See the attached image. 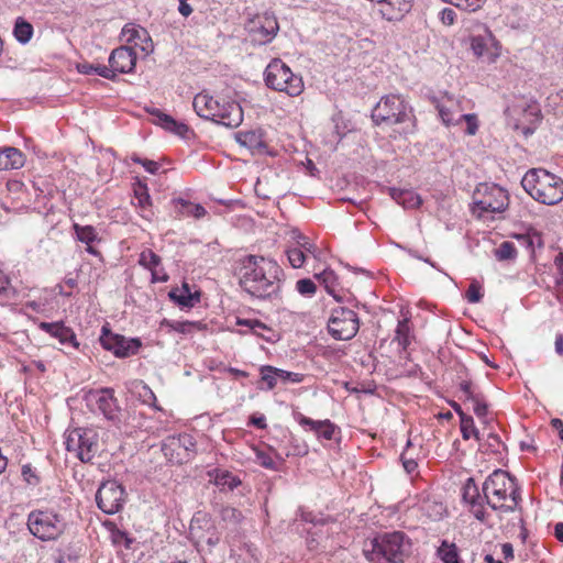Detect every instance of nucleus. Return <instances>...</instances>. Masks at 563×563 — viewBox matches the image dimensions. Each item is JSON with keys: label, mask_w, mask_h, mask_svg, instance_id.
Listing matches in <instances>:
<instances>
[{"label": "nucleus", "mask_w": 563, "mask_h": 563, "mask_svg": "<svg viewBox=\"0 0 563 563\" xmlns=\"http://www.w3.org/2000/svg\"><path fill=\"white\" fill-rule=\"evenodd\" d=\"M40 329L56 338L60 344L77 349L79 343L73 329L66 327L63 322H41Z\"/></svg>", "instance_id": "20"}, {"label": "nucleus", "mask_w": 563, "mask_h": 563, "mask_svg": "<svg viewBox=\"0 0 563 563\" xmlns=\"http://www.w3.org/2000/svg\"><path fill=\"white\" fill-rule=\"evenodd\" d=\"M471 48L475 56L486 57L489 62H494L499 55V43L488 27L484 29L483 34L471 37Z\"/></svg>", "instance_id": "15"}, {"label": "nucleus", "mask_w": 563, "mask_h": 563, "mask_svg": "<svg viewBox=\"0 0 563 563\" xmlns=\"http://www.w3.org/2000/svg\"><path fill=\"white\" fill-rule=\"evenodd\" d=\"M308 453V448L307 445H295L294 449L291 451H288L286 453V456H290V455H299V456H302V455H306Z\"/></svg>", "instance_id": "64"}, {"label": "nucleus", "mask_w": 563, "mask_h": 563, "mask_svg": "<svg viewBox=\"0 0 563 563\" xmlns=\"http://www.w3.org/2000/svg\"><path fill=\"white\" fill-rule=\"evenodd\" d=\"M196 451V441L190 434L168 438L163 444V452L170 461L183 464L189 461Z\"/></svg>", "instance_id": "14"}, {"label": "nucleus", "mask_w": 563, "mask_h": 563, "mask_svg": "<svg viewBox=\"0 0 563 563\" xmlns=\"http://www.w3.org/2000/svg\"><path fill=\"white\" fill-rule=\"evenodd\" d=\"M220 99H216L206 92H200L195 96L192 107L200 118L213 121L217 111L220 109Z\"/></svg>", "instance_id": "23"}, {"label": "nucleus", "mask_w": 563, "mask_h": 563, "mask_svg": "<svg viewBox=\"0 0 563 563\" xmlns=\"http://www.w3.org/2000/svg\"><path fill=\"white\" fill-rule=\"evenodd\" d=\"M465 297L467 301L471 303H476L481 301V299L483 298V294L481 292V286L476 280L471 283Z\"/></svg>", "instance_id": "54"}, {"label": "nucleus", "mask_w": 563, "mask_h": 563, "mask_svg": "<svg viewBox=\"0 0 563 563\" xmlns=\"http://www.w3.org/2000/svg\"><path fill=\"white\" fill-rule=\"evenodd\" d=\"M101 346L112 352L117 357L124 358L137 354L142 346L139 338H125L113 333L108 325H103L99 338Z\"/></svg>", "instance_id": "12"}, {"label": "nucleus", "mask_w": 563, "mask_h": 563, "mask_svg": "<svg viewBox=\"0 0 563 563\" xmlns=\"http://www.w3.org/2000/svg\"><path fill=\"white\" fill-rule=\"evenodd\" d=\"M95 73L98 74L100 77H103L106 79L114 80L117 75L113 70V68L109 65H96Z\"/></svg>", "instance_id": "59"}, {"label": "nucleus", "mask_w": 563, "mask_h": 563, "mask_svg": "<svg viewBox=\"0 0 563 563\" xmlns=\"http://www.w3.org/2000/svg\"><path fill=\"white\" fill-rule=\"evenodd\" d=\"M460 428L464 440H468L471 437H474L477 441L481 440L479 431L475 427L472 416L467 415L466 417H462L460 420Z\"/></svg>", "instance_id": "36"}, {"label": "nucleus", "mask_w": 563, "mask_h": 563, "mask_svg": "<svg viewBox=\"0 0 563 563\" xmlns=\"http://www.w3.org/2000/svg\"><path fill=\"white\" fill-rule=\"evenodd\" d=\"M255 456H256V462L264 468L272 470V471L278 470L277 464L275 463V461L268 453H266L262 450H256Z\"/></svg>", "instance_id": "49"}, {"label": "nucleus", "mask_w": 563, "mask_h": 563, "mask_svg": "<svg viewBox=\"0 0 563 563\" xmlns=\"http://www.w3.org/2000/svg\"><path fill=\"white\" fill-rule=\"evenodd\" d=\"M372 120L376 125L404 124V133H411L415 129L412 109L398 95H387L383 97L372 111Z\"/></svg>", "instance_id": "5"}, {"label": "nucleus", "mask_w": 563, "mask_h": 563, "mask_svg": "<svg viewBox=\"0 0 563 563\" xmlns=\"http://www.w3.org/2000/svg\"><path fill=\"white\" fill-rule=\"evenodd\" d=\"M460 390L463 393L465 400H470L472 396L476 395L478 391H475L473 388V384L470 380H463L460 383Z\"/></svg>", "instance_id": "62"}, {"label": "nucleus", "mask_w": 563, "mask_h": 563, "mask_svg": "<svg viewBox=\"0 0 563 563\" xmlns=\"http://www.w3.org/2000/svg\"><path fill=\"white\" fill-rule=\"evenodd\" d=\"M84 400L90 411L101 413L113 424L121 422V409L112 388L90 389L85 394Z\"/></svg>", "instance_id": "9"}, {"label": "nucleus", "mask_w": 563, "mask_h": 563, "mask_svg": "<svg viewBox=\"0 0 563 563\" xmlns=\"http://www.w3.org/2000/svg\"><path fill=\"white\" fill-rule=\"evenodd\" d=\"M33 31V25L23 18H18L15 20L13 35L19 43H29L32 38Z\"/></svg>", "instance_id": "31"}, {"label": "nucleus", "mask_w": 563, "mask_h": 563, "mask_svg": "<svg viewBox=\"0 0 563 563\" xmlns=\"http://www.w3.org/2000/svg\"><path fill=\"white\" fill-rule=\"evenodd\" d=\"M30 533L41 541H55L66 530L64 518L53 510H33L27 515Z\"/></svg>", "instance_id": "7"}, {"label": "nucleus", "mask_w": 563, "mask_h": 563, "mask_svg": "<svg viewBox=\"0 0 563 563\" xmlns=\"http://www.w3.org/2000/svg\"><path fill=\"white\" fill-rule=\"evenodd\" d=\"M463 499L465 503L471 505L472 512L474 517L481 521L484 522L486 520V511L484 509V505L486 504L484 494L482 495L479 493V489L474 481V478L470 477L466 479L464 486H463V493H462Z\"/></svg>", "instance_id": "18"}, {"label": "nucleus", "mask_w": 563, "mask_h": 563, "mask_svg": "<svg viewBox=\"0 0 563 563\" xmlns=\"http://www.w3.org/2000/svg\"><path fill=\"white\" fill-rule=\"evenodd\" d=\"M409 332H410L409 320L406 318V319L398 321V324H397V328L395 331V341L398 342L399 346H401L402 350H406L410 344Z\"/></svg>", "instance_id": "34"}, {"label": "nucleus", "mask_w": 563, "mask_h": 563, "mask_svg": "<svg viewBox=\"0 0 563 563\" xmlns=\"http://www.w3.org/2000/svg\"><path fill=\"white\" fill-rule=\"evenodd\" d=\"M484 2L485 0H462V2L457 3V8L464 11L474 12L482 8Z\"/></svg>", "instance_id": "58"}, {"label": "nucleus", "mask_w": 563, "mask_h": 563, "mask_svg": "<svg viewBox=\"0 0 563 563\" xmlns=\"http://www.w3.org/2000/svg\"><path fill=\"white\" fill-rule=\"evenodd\" d=\"M474 209L479 216L485 212L501 213L509 206L508 192L495 184H481L474 194Z\"/></svg>", "instance_id": "10"}, {"label": "nucleus", "mask_w": 563, "mask_h": 563, "mask_svg": "<svg viewBox=\"0 0 563 563\" xmlns=\"http://www.w3.org/2000/svg\"><path fill=\"white\" fill-rule=\"evenodd\" d=\"M437 109H438V112H439V117L441 118L442 122L445 124V125H451V124H455L456 123V120L453 118V113L452 111L445 107L444 104L442 103H437Z\"/></svg>", "instance_id": "56"}, {"label": "nucleus", "mask_w": 563, "mask_h": 563, "mask_svg": "<svg viewBox=\"0 0 563 563\" xmlns=\"http://www.w3.org/2000/svg\"><path fill=\"white\" fill-rule=\"evenodd\" d=\"M235 140L241 146L246 147L253 154H263L266 152L267 145L261 130L239 132L235 134Z\"/></svg>", "instance_id": "25"}, {"label": "nucleus", "mask_w": 563, "mask_h": 563, "mask_svg": "<svg viewBox=\"0 0 563 563\" xmlns=\"http://www.w3.org/2000/svg\"><path fill=\"white\" fill-rule=\"evenodd\" d=\"M360 329L357 313L346 307H336L331 311L328 320V331L335 340L347 341L353 339Z\"/></svg>", "instance_id": "11"}, {"label": "nucleus", "mask_w": 563, "mask_h": 563, "mask_svg": "<svg viewBox=\"0 0 563 563\" xmlns=\"http://www.w3.org/2000/svg\"><path fill=\"white\" fill-rule=\"evenodd\" d=\"M109 65L113 68L115 75L129 74L134 70L136 64V53L132 47L120 46L113 49L109 56Z\"/></svg>", "instance_id": "19"}, {"label": "nucleus", "mask_w": 563, "mask_h": 563, "mask_svg": "<svg viewBox=\"0 0 563 563\" xmlns=\"http://www.w3.org/2000/svg\"><path fill=\"white\" fill-rule=\"evenodd\" d=\"M236 324L247 327L253 334L264 339L266 342H275L277 340L275 331L257 319L238 318Z\"/></svg>", "instance_id": "28"}, {"label": "nucleus", "mask_w": 563, "mask_h": 563, "mask_svg": "<svg viewBox=\"0 0 563 563\" xmlns=\"http://www.w3.org/2000/svg\"><path fill=\"white\" fill-rule=\"evenodd\" d=\"M294 239H296V246L295 247H301L303 250V253H313L316 251V246L313 243L309 241L307 236L301 234L300 232H294Z\"/></svg>", "instance_id": "51"}, {"label": "nucleus", "mask_w": 563, "mask_h": 563, "mask_svg": "<svg viewBox=\"0 0 563 563\" xmlns=\"http://www.w3.org/2000/svg\"><path fill=\"white\" fill-rule=\"evenodd\" d=\"M518 255L517 249L512 242L505 241L496 250L495 256L498 261H514Z\"/></svg>", "instance_id": "38"}, {"label": "nucleus", "mask_w": 563, "mask_h": 563, "mask_svg": "<svg viewBox=\"0 0 563 563\" xmlns=\"http://www.w3.org/2000/svg\"><path fill=\"white\" fill-rule=\"evenodd\" d=\"M486 504L493 510L514 512L521 501L520 488L517 481L508 472L495 470L482 487Z\"/></svg>", "instance_id": "2"}, {"label": "nucleus", "mask_w": 563, "mask_h": 563, "mask_svg": "<svg viewBox=\"0 0 563 563\" xmlns=\"http://www.w3.org/2000/svg\"><path fill=\"white\" fill-rule=\"evenodd\" d=\"M22 477L23 479L32 486H36L40 484V477L36 475L35 471L32 468L30 464H25L22 466Z\"/></svg>", "instance_id": "55"}, {"label": "nucleus", "mask_w": 563, "mask_h": 563, "mask_svg": "<svg viewBox=\"0 0 563 563\" xmlns=\"http://www.w3.org/2000/svg\"><path fill=\"white\" fill-rule=\"evenodd\" d=\"M468 401L473 404V411L479 419H483L484 417L487 416L488 404L483 393L479 391L476 395L472 396V398Z\"/></svg>", "instance_id": "41"}, {"label": "nucleus", "mask_w": 563, "mask_h": 563, "mask_svg": "<svg viewBox=\"0 0 563 563\" xmlns=\"http://www.w3.org/2000/svg\"><path fill=\"white\" fill-rule=\"evenodd\" d=\"M296 289L300 295L311 297L316 294L317 286L313 280L309 278H302L297 282Z\"/></svg>", "instance_id": "47"}, {"label": "nucleus", "mask_w": 563, "mask_h": 563, "mask_svg": "<svg viewBox=\"0 0 563 563\" xmlns=\"http://www.w3.org/2000/svg\"><path fill=\"white\" fill-rule=\"evenodd\" d=\"M388 191L390 197L404 208L413 209L422 203L421 197L411 189L389 187Z\"/></svg>", "instance_id": "27"}, {"label": "nucleus", "mask_w": 563, "mask_h": 563, "mask_svg": "<svg viewBox=\"0 0 563 563\" xmlns=\"http://www.w3.org/2000/svg\"><path fill=\"white\" fill-rule=\"evenodd\" d=\"M521 185L534 200L543 205L553 206L563 200V180L545 169L528 170Z\"/></svg>", "instance_id": "4"}, {"label": "nucleus", "mask_w": 563, "mask_h": 563, "mask_svg": "<svg viewBox=\"0 0 563 563\" xmlns=\"http://www.w3.org/2000/svg\"><path fill=\"white\" fill-rule=\"evenodd\" d=\"M400 460L402 462L404 468L408 474H411L418 467V463L412 459L407 456V451L402 452L400 455Z\"/></svg>", "instance_id": "60"}, {"label": "nucleus", "mask_w": 563, "mask_h": 563, "mask_svg": "<svg viewBox=\"0 0 563 563\" xmlns=\"http://www.w3.org/2000/svg\"><path fill=\"white\" fill-rule=\"evenodd\" d=\"M294 418L302 428L312 431L316 435L325 422V420H313L308 418L301 412H294Z\"/></svg>", "instance_id": "39"}, {"label": "nucleus", "mask_w": 563, "mask_h": 563, "mask_svg": "<svg viewBox=\"0 0 563 563\" xmlns=\"http://www.w3.org/2000/svg\"><path fill=\"white\" fill-rule=\"evenodd\" d=\"M323 285L328 294L332 295L336 301H341V297L335 295L334 285L336 284V275L331 269H324L320 274L314 275Z\"/></svg>", "instance_id": "33"}, {"label": "nucleus", "mask_w": 563, "mask_h": 563, "mask_svg": "<svg viewBox=\"0 0 563 563\" xmlns=\"http://www.w3.org/2000/svg\"><path fill=\"white\" fill-rule=\"evenodd\" d=\"M220 484H222L223 486H227L230 490H233L234 488H236L238 486L241 485V481L239 477L232 475L231 473L227 472L225 474H223L220 478Z\"/></svg>", "instance_id": "57"}, {"label": "nucleus", "mask_w": 563, "mask_h": 563, "mask_svg": "<svg viewBox=\"0 0 563 563\" xmlns=\"http://www.w3.org/2000/svg\"><path fill=\"white\" fill-rule=\"evenodd\" d=\"M286 254H287L289 264L294 268L301 267L303 265L305 261H306V255H305L303 250L301 247H295V246L294 247H289L286 251Z\"/></svg>", "instance_id": "43"}, {"label": "nucleus", "mask_w": 563, "mask_h": 563, "mask_svg": "<svg viewBox=\"0 0 563 563\" xmlns=\"http://www.w3.org/2000/svg\"><path fill=\"white\" fill-rule=\"evenodd\" d=\"M219 514L222 521L233 526L239 525L243 519L242 512L231 506H222Z\"/></svg>", "instance_id": "40"}, {"label": "nucleus", "mask_w": 563, "mask_h": 563, "mask_svg": "<svg viewBox=\"0 0 563 563\" xmlns=\"http://www.w3.org/2000/svg\"><path fill=\"white\" fill-rule=\"evenodd\" d=\"M385 4L396 10V12L388 14V20L398 19L411 9V0H386Z\"/></svg>", "instance_id": "37"}, {"label": "nucleus", "mask_w": 563, "mask_h": 563, "mask_svg": "<svg viewBox=\"0 0 563 563\" xmlns=\"http://www.w3.org/2000/svg\"><path fill=\"white\" fill-rule=\"evenodd\" d=\"M261 380L266 384V389L272 390L278 383V377L275 375L276 367L271 365H263L260 368Z\"/></svg>", "instance_id": "42"}, {"label": "nucleus", "mask_w": 563, "mask_h": 563, "mask_svg": "<svg viewBox=\"0 0 563 563\" xmlns=\"http://www.w3.org/2000/svg\"><path fill=\"white\" fill-rule=\"evenodd\" d=\"M501 551L504 554L505 560H514V547L511 543H504L501 544Z\"/></svg>", "instance_id": "63"}, {"label": "nucleus", "mask_w": 563, "mask_h": 563, "mask_svg": "<svg viewBox=\"0 0 563 563\" xmlns=\"http://www.w3.org/2000/svg\"><path fill=\"white\" fill-rule=\"evenodd\" d=\"M166 323L176 332L188 334L195 329H200L199 322L194 321H166Z\"/></svg>", "instance_id": "44"}, {"label": "nucleus", "mask_w": 563, "mask_h": 563, "mask_svg": "<svg viewBox=\"0 0 563 563\" xmlns=\"http://www.w3.org/2000/svg\"><path fill=\"white\" fill-rule=\"evenodd\" d=\"M235 275L242 289L252 297L267 299L280 290L283 269L272 258L243 256L236 261Z\"/></svg>", "instance_id": "1"}, {"label": "nucleus", "mask_w": 563, "mask_h": 563, "mask_svg": "<svg viewBox=\"0 0 563 563\" xmlns=\"http://www.w3.org/2000/svg\"><path fill=\"white\" fill-rule=\"evenodd\" d=\"M250 31L258 33L263 43L271 42L277 34L279 25L276 16L272 12H265L263 15H255L250 19Z\"/></svg>", "instance_id": "17"}, {"label": "nucleus", "mask_w": 563, "mask_h": 563, "mask_svg": "<svg viewBox=\"0 0 563 563\" xmlns=\"http://www.w3.org/2000/svg\"><path fill=\"white\" fill-rule=\"evenodd\" d=\"M213 122L227 128H236L243 121V110L236 101L221 99Z\"/></svg>", "instance_id": "16"}, {"label": "nucleus", "mask_w": 563, "mask_h": 563, "mask_svg": "<svg viewBox=\"0 0 563 563\" xmlns=\"http://www.w3.org/2000/svg\"><path fill=\"white\" fill-rule=\"evenodd\" d=\"M131 159L136 163V164H140L142 165L145 170L152 175H155L158 173V169H159V164L155 161H151V159H147V158H142L137 155H133L131 157Z\"/></svg>", "instance_id": "52"}, {"label": "nucleus", "mask_w": 563, "mask_h": 563, "mask_svg": "<svg viewBox=\"0 0 563 563\" xmlns=\"http://www.w3.org/2000/svg\"><path fill=\"white\" fill-rule=\"evenodd\" d=\"M139 263H140V265H142L151 271H154V268L159 265L161 257L157 254H155L153 251L147 250V251H144L141 253Z\"/></svg>", "instance_id": "45"}, {"label": "nucleus", "mask_w": 563, "mask_h": 563, "mask_svg": "<svg viewBox=\"0 0 563 563\" xmlns=\"http://www.w3.org/2000/svg\"><path fill=\"white\" fill-rule=\"evenodd\" d=\"M275 375L278 377V382H282L284 384L290 382V383H301L303 380V375L300 373L295 372H288L282 368L276 367Z\"/></svg>", "instance_id": "48"}, {"label": "nucleus", "mask_w": 563, "mask_h": 563, "mask_svg": "<svg viewBox=\"0 0 563 563\" xmlns=\"http://www.w3.org/2000/svg\"><path fill=\"white\" fill-rule=\"evenodd\" d=\"M168 297L181 308H192L200 301L201 294L199 290L192 292L189 284L184 282L181 287L173 288Z\"/></svg>", "instance_id": "24"}, {"label": "nucleus", "mask_w": 563, "mask_h": 563, "mask_svg": "<svg viewBox=\"0 0 563 563\" xmlns=\"http://www.w3.org/2000/svg\"><path fill=\"white\" fill-rule=\"evenodd\" d=\"M455 18H456V13L453 9L444 8L440 12V20L445 25H452L455 21Z\"/></svg>", "instance_id": "61"}, {"label": "nucleus", "mask_w": 563, "mask_h": 563, "mask_svg": "<svg viewBox=\"0 0 563 563\" xmlns=\"http://www.w3.org/2000/svg\"><path fill=\"white\" fill-rule=\"evenodd\" d=\"M462 120H464L467 124L466 134H468V135L476 134V132L478 130L477 117L473 113L459 114V118L456 119V124L460 123Z\"/></svg>", "instance_id": "50"}, {"label": "nucleus", "mask_w": 563, "mask_h": 563, "mask_svg": "<svg viewBox=\"0 0 563 563\" xmlns=\"http://www.w3.org/2000/svg\"><path fill=\"white\" fill-rule=\"evenodd\" d=\"M175 202L180 206L179 212L181 214L192 216L197 219L206 214V209L199 203H192L181 198L175 200Z\"/></svg>", "instance_id": "35"}, {"label": "nucleus", "mask_w": 563, "mask_h": 563, "mask_svg": "<svg viewBox=\"0 0 563 563\" xmlns=\"http://www.w3.org/2000/svg\"><path fill=\"white\" fill-rule=\"evenodd\" d=\"M264 81L269 89L286 92L290 97H297L303 91L301 76L294 74L280 58L272 59L266 66Z\"/></svg>", "instance_id": "6"}, {"label": "nucleus", "mask_w": 563, "mask_h": 563, "mask_svg": "<svg viewBox=\"0 0 563 563\" xmlns=\"http://www.w3.org/2000/svg\"><path fill=\"white\" fill-rule=\"evenodd\" d=\"M140 397L143 404L154 407L157 410L161 408L156 405V396L153 390L145 384H142V390L140 391Z\"/></svg>", "instance_id": "53"}, {"label": "nucleus", "mask_w": 563, "mask_h": 563, "mask_svg": "<svg viewBox=\"0 0 563 563\" xmlns=\"http://www.w3.org/2000/svg\"><path fill=\"white\" fill-rule=\"evenodd\" d=\"M340 432V429L331 422L329 419H325L324 424L319 430V433L316 435L318 439L323 440H333L336 435V433Z\"/></svg>", "instance_id": "46"}, {"label": "nucleus", "mask_w": 563, "mask_h": 563, "mask_svg": "<svg viewBox=\"0 0 563 563\" xmlns=\"http://www.w3.org/2000/svg\"><path fill=\"white\" fill-rule=\"evenodd\" d=\"M98 432L90 428H76L66 434L65 445L82 463H89L99 450Z\"/></svg>", "instance_id": "8"}, {"label": "nucleus", "mask_w": 563, "mask_h": 563, "mask_svg": "<svg viewBox=\"0 0 563 563\" xmlns=\"http://www.w3.org/2000/svg\"><path fill=\"white\" fill-rule=\"evenodd\" d=\"M410 552L411 541L402 531L377 533L363 548L371 563H404Z\"/></svg>", "instance_id": "3"}, {"label": "nucleus", "mask_w": 563, "mask_h": 563, "mask_svg": "<svg viewBox=\"0 0 563 563\" xmlns=\"http://www.w3.org/2000/svg\"><path fill=\"white\" fill-rule=\"evenodd\" d=\"M24 164L25 156L19 148L12 146L0 148V170L19 169Z\"/></svg>", "instance_id": "26"}, {"label": "nucleus", "mask_w": 563, "mask_h": 563, "mask_svg": "<svg viewBox=\"0 0 563 563\" xmlns=\"http://www.w3.org/2000/svg\"><path fill=\"white\" fill-rule=\"evenodd\" d=\"M73 229L76 239L86 245H89V243L100 241V238L98 236V233L92 225H81L78 223H74Z\"/></svg>", "instance_id": "32"}, {"label": "nucleus", "mask_w": 563, "mask_h": 563, "mask_svg": "<svg viewBox=\"0 0 563 563\" xmlns=\"http://www.w3.org/2000/svg\"><path fill=\"white\" fill-rule=\"evenodd\" d=\"M134 196L136 199V206L141 210V216L144 219L150 220L154 216V212L151 209L152 200L147 186L140 184L136 188H134Z\"/></svg>", "instance_id": "29"}, {"label": "nucleus", "mask_w": 563, "mask_h": 563, "mask_svg": "<svg viewBox=\"0 0 563 563\" xmlns=\"http://www.w3.org/2000/svg\"><path fill=\"white\" fill-rule=\"evenodd\" d=\"M437 555L442 563H462L456 544L450 543L446 540L441 542V545L437 550Z\"/></svg>", "instance_id": "30"}, {"label": "nucleus", "mask_w": 563, "mask_h": 563, "mask_svg": "<svg viewBox=\"0 0 563 563\" xmlns=\"http://www.w3.org/2000/svg\"><path fill=\"white\" fill-rule=\"evenodd\" d=\"M146 110L153 117L152 122L164 130L179 136H185L188 133L189 128L187 124L176 121L172 115L162 110L157 108H147Z\"/></svg>", "instance_id": "21"}, {"label": "nucleus", "mask_w": 563, "mask_h": 563, "mask_svg": "<svg viewBox=\"0 0 563 563\" xmlns=\"http://www.w3.org/2000/svg\"><path fill=\"white\" fill-rule=\"evenodd\" d=\"M213 528L207 514L198 512L194 516L189 527V533L192 540L197 542H206L208 545L213 547L219 542V538L210 536L206 538L203 528Z\"/></svg>", "instance_id": "22"}, {"label": "nucleus", "mask_w": 563, "mask_h": 563, "mask_svg": "<svg viewBox=\"0 0 563 563\" xmlns=\"http://www.w3.org/2000/svg\"><path fill=\"white\" fill-rule=\"evenodd\" d=\"M98 508L107 515L119 512L125 503V489L115 481L103 482L97 490Z\"/></svg>", "instance_id": "13"}]
</instances>
